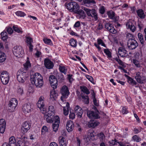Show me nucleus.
Here are the masks:
<instances>
[{"label": "nucleus", "mask_w": 146, "mask_h": 146, "mask_svg": "<svg viewBox=\"0 0 146 146\" xmlns=\"http://www.w3.org/2000/svg\"><path fill=\"white\" fill-rule=\"evenodd\" d=\"M21 131L20 132H18L16 134L17 138L16 139L13 136H11L9 138V142L13 141L15 146H25V139L26 137L23 135L26 133H24Z\"/></svg>", "instance_id": "obj_1"}, {"label": "nucleus", "mask_w": 146, "mask_h": 146, "mask_svg": "<svg viewBox=\"0 0 146 146\" xmlns=\"http://www.w3.org/2000/svg\"><path fill=\"white\" fill-rule=\"evenodd\" d=\"M30 80L32 85L37 87L41 88L43 84V77L38 73H36L30 75Z\"/></svg>", "instance_id": "obj_2"}, {"label": "nucleus", "mask_w": 146, "mask_h": 146, "mask_svg": "<svg viewBox=\"0 0 146 146\" xmlns=\"http://www.w3.org/2000/svg\"><path fill=\"white\" fill-rule=\"evenodd\" d=\"M17 79L18 81L20 83H23L28 77V74L27 72L25 71L23 69L18 71L17 73Z\"/></svg>", "instance_id": "obj_3"}, {"label": "nucleus", "mask_w": 146, "mask_h": 146, "mask_svg": "<svg viewBox=\"0 0 146 146\" xmlns=\"http://www.w3.org/2000/svg\"><path fill=\"white\" fill-rule=\"evenodd\" d=\"M82 9L86 12L89 17L94 18L96 21L98 20V15L95 9H90L84 7H83Z\"/></svg>", "instance_id": "obj_4"}, {"label": "nucleus", "mask_w": 146, "mask_h": 146, "mask_svg": "<svg viewBox=\"0 0 146 146\" xmlns=\"http://www.w3.org/2000/svg\"><path fill=\"white\" fill-rule=\"evenodd\" d=\"M94 110L95 111H88L87 112V116L90 118L97 119L100 118L99 115V112L97 108L95 107Z\"/></svg>", "instance_id": "obj_5"}, {"label": "nucleus", "mask_w": 146, "mask_h": 146, "mask_svg": "<svg viewBox=\"0 0 146 146\" xmlns=\"http://www.w3.org/2000/svg\"><path fill=\"white\" fill-rule=\"evenodd\" d=\"M65 5L67 9L71 12L74 13L75 10L79 7V5L74 1H71L67 4L66 3Z\"/></svg>", "instance_id": "obj_6"}, {"label": "nucleus", "mask_w": 146, "mask_h": 146, "mask_svg": "<svg viewBox=\"0 0 146 146\" xmlns=\"http://www.w3.org/2000/svg\"><path fill=\"white\" fill-rule=\"evenodd\" d=\"M18 104L17 101L15 98H12L9 102L8 105V109L10 112L13 111Z\"/></svg>", "instance_id": "obj_7"}, {"label": "nucleus", "mask_w": 146, "mask_h": 146, "mask_svg": "<svg viewBox=\"0 0 146 146\" xmlns=\"http://www.w3.org/2000/svg\"><path fill=\"white\" fill-rule=\"evenodd\" d=\"M12 51L15 56L18 58L22 56L24 53L23 48L20 46H14Z\"/></svg>", "instance_id": "obj_8"}, {"label": "nucleus", "mask_w": 146, "mask_h": 146, "mask_svg": "<svg viewBox=\"0 0 146 146\" xmlns=\"http://www.w3.org/2000/svg\"><path fill=\"white\" fill-rule=\"evenodd\" d=\"M0 78L2 83L4 85H6L9 79V73L6 71H3L0 75Z\"/></svg>", "instance_id": "obj_9"}, {"label": "nucleus", "mask_w": 146, "mask_h": 146, "mask_svg": "<svg viewBox=\"0 0 146 146\" xmlns=\"http://www.w3.org/2000/svg\"><path fill=\"white\" fill-rule=\"evenodd\" d=\"M61 92L62 96L61 97V101L63 102V99L67 98L70 94L67 87L66 86H63L62 87Z\"/></svg>", "instance_id": "obj_10"}, {"label": "nucleus", "mask_w": 146, "mask_h": 146, "mask_svg": "<svg viewBox=\"0 0 146 146\" xmlns=\"http://www.w3.org/2000/svg\"><path fill=\"white\" fill-rule=\"evenodd\" d=\"M49 80L53 88H56L58 85V81L55 76L53 75L50 76L49 78Z\"/></svg>", "instance_id": "obj_11"}, {"label": "nucleus", "mask_w": 146, "mask_h": 146, "mask_svg": "<svg viewBox=\"0 0 146 146\" xmlns=\"http://www.w3.org/2000/svg\"><path fill=\"white\" fill-rule=\"evenodd\" d=\"M54 123L52 124V128L53 131L56 132L58 129L60 123L59 117L58 116L56 115L54 117Z\"/></svg>", "instance_id": "obj_12"}, {"label": "nucleus", "mask_w": 146, "mask_h": 146, "mask_svg": "<svg viewBox=\"0 0 146 146\" xmlns=\"http://www.w3.org/2000/svg\"><path fill=\"white\" fill-rule=\"evenodd\" d=\"M31 127V124L29 121H26L24 122L22 125L21 128V131L26 133L27 132Z\"/></svg>", "instance_id": "obj_13"}, {"label": "nucleus", "mask_w": 146, "mask_h": 146, "mask_svg": "<svg viewBox=\"0 0 146 146\" xmlns=\"http://www.w3.org/2000/svg\"><path fill=\"white\" fill-rule=\"evenodd\" d=\"M107 14L109 17L111 19H113L114 22L115 23L119 19V17L117 16H115V13L111 10L108 11Z\"/></svg>", "instance_id": "obj_14"}, {"label": "nucleus", "mask_w": 146, "mask_h": 146, "mask_svg": "<svg viewBox=\"0 0 146 146\" xmlns=\"http://www.w3.org/2000/svg\"><path fill=\"white\" fill-rule=\"evenodd\" d=\"M127 44L128 48L131 50L135 49L138 45V43L135 40L127 42Z\"/></svg>", "instance_id": "obj_15"}, {"label": "nucleus", "mask_w": 146, "mask_h": 146, "mask_svg": "<svg viewBox=\"0 0 146 146\" xmlns=\"http://www.w3.org/2000/svg\"><path fill=\"white\" fill-rule=\"evenodd\" d=\"M43 101L42 97H40L38 101L37 105L38 107L39 108L41 111H45L46 109L44 108V104L43 103Z\"/></svg>", "instance_id": "obj_16"}, {"label": "nucleus", "mask_w": 146, "mask_h": 146, "mask_svg": "<svg viewBox=\"0 0 146 146\" xmlns=\"http://www.w3.org/2000/svg\"><path fill=\"white\" fill-rule=\"evenodd\" d=\"M44 65L46 68L48 69L52 68L54 66L53 62L48 58L45 59L44 60Z\"/></svg>", "instance_id": "obj_17"}, {"label": "nucleus", "mask_w": 146, "mask_h": 146, "mask_svg": "<svg viewBox=\"0 0 146 146\" xmlns=\"http://www.w3.org/2000/svg\"><path fill=\"white\" fill-rule=\"evenodd\" d=\"M99 124V123L97 120H91L87 123L86 126L89 128H93L98 126Z\"/></svg>", "instance_id": "obj_18"}, {"label": "nucleus", "mask_w": 146, "mask_h": 146, "mask_svg": "<svg viewBox=\"0 0 146 146\" xmlns=\"http://www.w3.org/2000/svg\"><path fill=\"white\" fill-rule=\"evenodd\" d=\"M66 129L69 132H71L74 129V124L72 121H68L66 125Z\"/></svg>", "instance_id": "obj_19"}, {"label": "nucleus", "mask_w": 146, "mask_h": 146, "mask_svg": "<svg viewBox=\"0 0 146 146\" xmlns=\"http://www.w3.org/2000/svg\"><path fill=\"white\" fill-rule=\"evenodd\" d=\"M74 110L77 116L80 118L82 117L83 113V110L79 106L77 105L75 106Z\"/></svg>", "instance_id": "obj_20"}, {"label": "nucleus", "mask_w": 146, "mask_h": 146, "mask_svg": "<svg viewBox=\"0 0 146 146\" xmlns=\"http://www.w3.org/2000/svg\"><path fill=\"white\" fill-rule=\"evenodd\" d=\"M74 13L79 15L80 18L83 19H85L86 15L83 10L79 9V8H78L76 10H75Z\"/></svg>", "instance_id": "obj_21"}, {"label": "nucleus", "mask_w": 146, "mask_h": 146, "mask_svg": "<svg viewBox=\"0 0 146 146\" xmlns=\"http://www.w3.org/2000/svg\"><path fill=\"white\" fill-rule=\"evenodd\" d=\"M6 122L5 120L3 119L0 120V132L3 133L5 131Z\"/></svg>", "instance_id": "obj_22"}, {"label": "nucleus", "mask_w": 146, "mask_h": 146, "mask_svg": "<svg viewBox=\"0 0 146 146\" xmlns=\"http://www.w3.org/2000/svg\"><path fill=\"white\" fill-rule=\"evenodd\" d=\"M32 108L30 104H25L22 106V110L25 113L30 112Z\"/></svg>", "instance_id": "obj_23"}, {"label": "nucleus", "mask_w": 146, "mask_h": 146, "mask_svg": "<svg viewBox=\"0 0 146 146\" xmlns=\"http://www.w3.org/2000/svg\"><path fill=\"white\" fill-rule=\"evenodd\" d=\"M126 26L128 29H129L132 32H134L136 30V27L134 25V22L130 21L127 22L126 24Z\"/></svg>", "instance_id": "obj_24"}, {"label": "nucleus", "mask_w": 146, "mask_h": 146, "mask_svg": "<svg viewBox=\"0 0 146 146\" xmlns=\"http://www.w3.org/2000/svg\"><path fill=\"white\" fill-rule=\"evenodd\" d=\"M119 55L122 57H125L127 56V51L124 48L120 47L118 49Z\"/></svg>", "instance_id": "obj_25"}, {"label": "nucleus", "mask_w": 146, "mask_h": 146, "mask_svg": "<svg viewBox=\"0 0 146 146\" xmlns=\"http://www.w3.org/2000/svg\"><path fill=\"white\" fill-rule=\"evenodd\" d=\"M55 89H53L51 90L50 93V98L52 100H56L58 96V94L55 91Z\"/></svg>", "instance_id": "obj_26"}, {"label": "nucleus", "mask_w": 146, "mask_h": 146, "mask_svg": "<svg viewBox=\"0 0 146 146\" xmlns=\"http://www.w3.org/2000/svg\"><path fill=\"white\" fill-rule=\"evenodd\" d=\"M60 146H66V142L65 139L62 136L60 137L59 138Z\"/></svg>", "instance_id": "obj_27"}, {"label": "nucleus", "mask_w": 146, "mask_h": 146, "mask_svg": "<svg viewBox=\"0 0 146 146\" xmlns=\"http://www.w3.org/2000/svg\"><path fill=\"white\" fill-rule=\"evenodd\" d=\"M137 13L138 16L141 19H144L145 18V15L144 14V11L142 9H139L137 11Z\"/></svg>", "instance_id": "obj_28"}, {"label": "nucleus", "mask_w": 146, "mask_h": 146, "mask_svg": "<svg viewBox=\"0 0 146 146\" xmlns=\"http://www.w3.org/2000/svg\"><path fill=\"white\" fill-rule=\"evenodd\" d=\"M1 35L2 39L4 41H6L8 38L7 33L5 31H4L1 33Z\"/></svg>", "instance_id": "obj_29"}, {"label": "nucleus", "mask_w": 146, "mask_h": 146, "mask_svg": "<svg viewBox=\"0 0 146 146\" xmlns=\"http://www.w3.org/2000/svg\"><path fill=\"white\" fill-rule=\"evenodd\" d=\"M6 59V56L5 54L1 51H0V62H4Z\"/></svg>", "instance_id": "obj_30"}, {"label": "nucleus", "mask_w": 146, "mask_h": 146, "mask_svg": "<svg viewBox=\"0 0 146 146\" xmlns=\"http://www.w3.org/2000/svg\"><path fill=\"white\" fill-rule=\"evenodd\" d=\"M126 37L128 39L127 42L135 40L134 36L130 33H127L126 35Z\"/></svg>", "instance_id": "obj_31"}, {"label": "nucleus", "mask_w": 146, "mask_h": 146, "mask_svg": "<svg viewBox=\"0 0 146 146\" xmlns=\"http://www.w3.org/2000/svg\"><path fill=\"white\" fill-rule=\"evenodd\" d=\"M80 88L82 91L83 92L84 94H86L87 95L90 94V92L86 86H80Z\"/></svg>", "instance_id": "obj_32"}, {"label": "nucleus", "mask_w": 146, "mask_h": 146, "mask_svg": "<svg viewBox=\"0 0 146 146\" xmlns=\"http://www.w3.org/2000/svg\"><path fill=\"white\" fill-rule=\"evenodd\" d=\"M118 143H119L118 140L115 139L114 140H112L108 142L109 146H113L117 145Z\"/></svg>", "instance_id": "obj_33"}, {"label": "nucleus", "mask_w": 146, "mask_h": 146, "mask_svg": "<svg viewBox=\"0 0 146 146\" xmlns=\"http://www.w3.org/2000/svg\"><path fill=\"white\" fill-rule=\"evenodd\" d=\"M135 78L136 81L139 83L142 84L143 83V80L141 79V77L138 73L136 74V76H135Z\"/></svg>", "instance_id": "obj_34"}, {"label": "nucleus", "mask_w": 146, "mask_h": 146, "mask_svg": "<svg viewBox=\"0 0 146 146\" xmlns=\"http://www.w3.org/2000/svg\"><path fill=\"white\" fill-rule=\"evenodd\" d=\"M104 51L109 59L111 57V53L108 48L104 49Z\"/></svg>", "instance_id": "obj_35"}, {"label": "nucleus", "mask_w": 146, "mask_h": 146, "mask_svg": "<svg viewBox=\"0 0 146 146\" xmlns=\"http://www.w3.org/2000/svg\"><path fill=\"white\" fill-rule=\"evenodd\" d=\"M82 98L83 99V101L84 103L86 104H88L89 103V98L88 96L83 95L81 96Z\"/></svg>", "instance_id": "obj_36"}, {"label": "nucleus", "mask_w": 146, "mask_h": 146, "mask_svg": "<svg viewBox=\"0 0 146 146\" xmlns=\"http://www.w3.org/2000/svg\"><path fill=\"white\" fill-rule=\"evenodd\" d=\"M70 43L71 46L75 47L77 46V42L76 40L73 38H72L70 40Z\"/></svg>", "instance_id": "obj_37"}, {"label": "nucleus", "mask_w": 146, "mask_h": 146, "mask_svg": "<svg viewBox=\"0 0 146 146\" xmlns=\"http://www.w3.org/2000/svg\"><path fill=\"white\" fill-rule=\"evenodd\" d=\"M31 64L29 60H27L26 62L24 64V66L25 69V71L27 72L29 67H31Z\"/></svg>", "instance_id": "obj_38"}, {"label": "nucleus", "mask_w": 146, "mask_h": 146, "mask_svg": "<svg viewBox=\"0 0 146 146\" xmlns=\"http://www.w3.org/2000/svg\"><path fill=\"white\" fill-rule=\"evenodd\" d=\"M83 2L85 5L87 6L86 4H89L91 3L94 4L96 3L95 1L93 0H83Z\"/></svg>", "instance_id": "obj_39"}, {"label": "nucleus", "mask_w": 146, "mask_h": 146, "mask_svg": "<svg viewBox=\"0 0 146 146\" xmlns=\"http://www.w3.org/2000/svg\"><path fill=\"white\" fill-rule=\"evenodd\" d=\"M138 36L141 44L143 45L144 44V41L143 37L142 34L140 33H139L138 34Z\"/></svg>", "instance_id": "obj_40"}, {"label": "nucleus", "mask_w": 146, "mask_h": 146, "mask_svg": "<svg viewBox=\"0 0 146 146\" xmlns=\"http://www.w3.org/2000/svg\"><path fill=\"white\" fill-rule=\"evenodd\" d=\"M127 80L128 82L130 84L132 85H135L137 84V82L136 81L131 77L128 78Z\"/></svg>", "instance_id": "obj_41"}, {"label": "nucleus", "mask_w": 146, "mask_h": 146, "mask_svg": "<svg viewBox=\"0 0 146 146\" xmlns=\"http://www.w3.org/2000/svg\"><path fill=\"white\" fill-rule=\"evenodd\" d=\"M92 97L93 99V102L94 105L96 106H98V104L97 102V100L95 98V93L93 92V94H92Z\"/></svg>", "instance_id": "obj_42"}, {"label": "nucleus", "mask_w": 146, "mask_h": 146, "mask_svg": "<svg viewBox=\"0 0 146 146\" xmlns=\"http://www.w3.org/2000/svg\"><path fill=\"white\" fill-rule=\"evenodd\" d=\"M15 14L17 16L21 17H23L26 15L24 12L21 11H17L15 12Z\"/></svg>", "instance_id": "obj_43"}, {"label": "nucleus", "mask_w": 146, "mask_h": 146, "mask_svg": "<svg viewBox=\"0 0 146 146\" xmlns=\"http://www.w3.org/2000/svg\"><path fill=\"white\" fill-rule=\"evenodd\" d=\"M17 93L19 95H22L23 94V88L18 86L17 88Z\"/></svg>", "instance_id": "obj_44"}, {"label": "nucleus", "mask_w": 146, "mask_h": 146, "mask_svg": "<svg viewBox=\"0 0 146 146\" xmlns=\"http://www.w3.org/2000/svg\"><path fill=\"white\" fill-rule=\"evenodd\" d=\"M115 60L119 65L122 66L123 68L125 67V65L124 64L123 62L120 59H118L116 57L115 58Z\"/></svg>", "instance_id": "obj_45"}, {"label": "nucleus", "mask_w": 146, "mask_h": 146, "mask_svg": "<svg viewBox=\"0 0 146 146\" xmlns=\"http://www.w3.org/2000/svg\"><path fill=\"white\" fill-rule=\"evenodd\" d=\"M45 118L46 119V121L48 123H51L53 122L54 121V117L52 118L51 117H49V116H48Z\"/></svg>", "instance_id": "obj_46"}, {"label": "nucleus", "mask_w": 146, "mask_h": 146, "mask_svg": "<svg viewBox=\"0 0 146 146\" xmlns=\"http://www.w3.org/2000/svg\"><path fill=\"white\" fill-rule=\"evenodd\" d=\"M132 139L133 140L137 142H139L141 140V139L138 135H136L133 136Z\"/></svg>", "instance_id": "obj_47"}, {"label": "nucleus", "mask_w": 146, "mask_h": 146, "mask_svg": "<svg viewBox=\"0 0 146 146\" xmlns=\"http://www.w3.org/2000/svg\"><path fill=\"white\" fill-rule=\"evenodd\" d=\"M13 141H11L10 142H9L8 143H4L2 146H15Z\"/></svg>", "instance_id": "obj_48"}, {"label": "nucleus", "mask_w": 146, "mask_h": 146, "mask_svg": "<svg viewBox=\"0 0 146 146\" xmlns=\"http://www.w3.org/2000/svg\"><path fill=\"white\" fill-rule=\"evenodd\" d=\"M43 40L45 43L47 44H52V42L50 39L45 38Z\"/></svg>", "instance_id": "obj_49"}, {"label": "nucleus", "mask_w": 146, "mask_h": 146, "mask_svg": "<svg viewBox=\"0 0 146 146\" xmlns=\"http://www.w3.org/2000/svg\"><path fill=\"white\" fill-rule=\"evenodd\" d=\"M97 41L98 44H101L102 46L106 48L105 44L104 43L102 40L100 39H98Z\"/></svg>", "instance_id": "obj_50"}, {"label": "nucleus", "mask_w": 146, "mask_h": 146, "mask_svg": "<svg viewBox=\"0 0 146 146\" xmlns=\"http://www.w3.org/2000/svg\"><path fill=\"white\" fill-rule=\"evenodd\" d=\"M59 69L61 72L64 73L65 74H66V71H65V68L64 67L60 66Z\"/></svg>", "instance_id": "obj_51"}, {"label": "nucleus", "mask_w": 146, "mask_h": 146, "mask_svg": "<svg viewBox=\"0 0 146 146\" xmlns=\"http://www.w3.org/2000/svg\"><path fill=\"white\" fill-rule=\"evenodd\" d=\"M49 111L48 112H51L53 114L54 113V108L53 106H50L48 107Z\"/></svg>", "instance_id": "obj_52"}, {"label": "nucleus", "mask_w": 146, "mask_h": 146, "mask_svg": "<svg viewBox=\"0 0 146 146\" xmlns=\"http://www.w3.org/2000/svg\"><path fill=\"white\" fill-rule=\"evenodd\" d=\"M58 79L61 82H63L64 80V77L62 74H61L59 75Z\"/></svg>", "instance_id": "obj_53"}, {"label": "nucleus", "mask_w": 146, "mask_h": 146, "mask_svg": "<svg viewBox=\"0 0 146 146\" xmlns=\"http://www.w3.org/2000/svg\"><path fill=\"white\" fill-rule=\"evenodd\" d=\"M133 63L135 64L136 67H139L140 66L139 61L136 60H133Z\"/></svg>", "instance_id": "obj_54"}, {"label": "nucleus", "mask_w": 146, "mask_h": 146, "mask_svg": "<svg viewBox=\"0 0 146 146\" xmlns=\"http://www.w3.org/2000/svg\"><path fill=\"white\" fill-rule=\"evenodd\" d=\"M33 40L32 38L29 37L28 36L27 37V42L29 44H32L33 42Z\"/></svg>", "instance_id": "obj_55"}, {"label": "nucleus", "mask_w": 146, "mask_h": 146, "mask_svg": "<svg viewBox=\"0 0 146 146\" xmlns=\"http://www.w3.org/2000/svg\"><path fill=\"white\" fill-rule=\"evenodd\" d=\"M6 31L9 34H11L13 32V30L11 27H7L6 28Z\"/></svg>", "instance_id": "obj_56"}, {"label": "nucleus", "mask_w": 146, "mask_h": 146, "mask_svg": "<svg viewBox=\"0 0 146 146\" xmlns=\"http://www.w3.org/2000/svg\"><path fill=\"white\" fill-rule=\"evenodd\" d=\"M121 111L123 114H126L128 112V111L127 109V108L124 106L123 107Z\"/></svg>", "instance_id": "obj_57"}, {"label": "nucleus", "mask_w": 146, "mask_h": 146, "mask_svg": "<svg viewBox=\"0 0 146 146\" xmlns=\"http://www.w3.org/2000/svg\"><path fill=\"white\" fill-rule=\"evenodd\" d=\"M95 134V132L93 131L91 132H89L88 133V136L90 137L91 139L93 138L94 137Z\"/></svg>", "instance_id": "obj_58"}, {"label": "nucleus", "mask_w": 146, "mask_h": 146, "mask_svg": "<svg viewBox=\"0 0 146 146\" xmlns=\"http://www.w3.org/2000/svg\"><path fill=\"white\" fill-rule=\"evenodd\" d=\"M105 9L104 7L102 6L99 9L100 13L102 14H103L105 12Z\"/></svg>", "instance_id": "obj_59"}, {"label": "nucleus", "mask_w": 146, "mask_h": 146, "mask_svg": "<svg viewBox=\"0 0 146 146\" xmlns=\"http://www.w3.org/2000/svg\"><path fill=\"white\" fill-rule=\"evenodd\" d=\"M13 28L15 32L18 33L22 32L19 29L15 27V26H13Z\"/></svg>", "instance_id": "obj_60"}, {"label": "nucleus", "mask_w": 146, "mask_h": 146, "mask_svg": "<svg viewBox=\"0 0 146 146\" xmlns=\"http://www.w3.org/2000/svg\"><path fill=\"white\" fill-rule=\"evenodd\" d=\"M110 33L113 34H114L116 33L117 31L116 30H115V29H114V28L113 27V28H110L108 30Z\"/></svg>", "instance_id": "obj_61"}, {"label": "nucleus", "mask_w": 146, "mask_h": 146, "mask_svg": "<svg viewBox=\"0 0 146 146\" xmlns=\"http://www.w3.org/2000/svg\"><path fill=\"white\" fill-rule=\"evenodd\" d=\"M48 129L47 127L45 126H44L42 128V133L43 132L45 133L46 132H47Z\"/></svg>", "instance_id": "obj_62"}, {"label": "nucleus", "mask_w": 146, "mask_h": 146, "mask_svg": "<svg viewBox=\"0 0 146 146\" xmlns=\"http://www.w3.org/2000/svg\"><path fill=\"white\" fill-rule=\"evenodd\" d=\"M76 143L77 146H81L80 145L81 141L78 137H76Z\"/></svg>", "instance_id": "obj_63"}, {"label": "nucleus", "mask_w": 146, "mask_h": 146, "mask_svg": "<svg viewBox=\"0 0 146 146\" xmlns=\"http://www.w3.org/2000/svg\"><path fill=\"white\" fill-rule=\"evenodd\" d=\"M69 117L70 119H73L75 117V115L74 113H71L70 112V113L69 115Z\"/></svg>", "instance_id": "obj_64"}]
</instances>
